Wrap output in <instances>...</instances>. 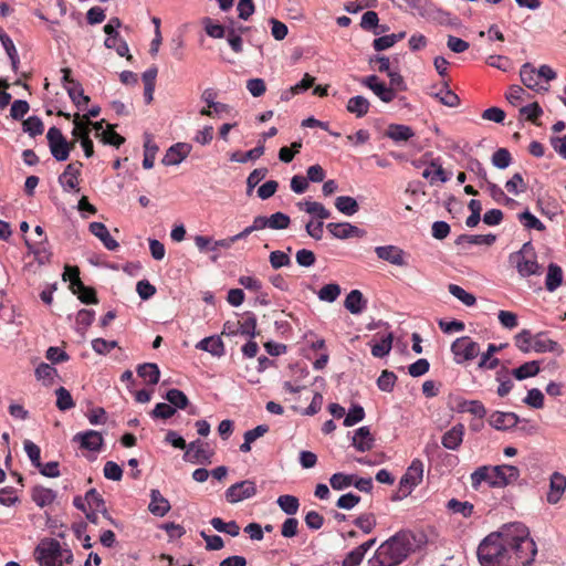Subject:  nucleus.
Masks as SVG:
<instances>
[{"instance_id": "62", "label": "nucleus", "mask_w": 566, "mask_h": 566, "mask_svg": "<svg viewBox=\"0 0 566 566\" xmlns=\"http://www.w3.org/2000/svg\"><path fill=\"white\" fill-rule=\"evenodd\" d=\"M523 402L532 408L542 409L544 407V395L537 388L530 389Z\"/></svg>"}, {"instance_id": "40", "label": "nucleus", "mask_w": 566, "mask_h": 566, "mask_svg": "<svg viewBox=\"0 0 566 566\" xmlns=\"http://www.w3.org/2000/svg\"><path fill=\"white\" fill-rule=\"evenodd\" d=\"M56 494L53 490L43 486H35L32 490V500L41 507L51 504Z\"/></svg>"}, {"instance_id": "50", "label": "nucleus", "mask_w": 566, "mask_h": 566, "mask_svg": "<svg viewBox=\"0 0 566 566\" xmlns=\"http://www.w3.org/2000/svg\"><path fill=\"white\" fill-rule=\"evenodd\" d=\"M56 395V407L61 411H66L75 406L74 400L70 391L64 387H59L55 390Z\"/></svg>"}, {"instance_id": "32", "label": "nucleus", "mask_w": 566, "mask_h": 566, "mask_svg": "<svg viewBox=\"0 0 566 566\" xmlns=\"http://www.w3.org/2000/svg\"><path fill=\"white\" fill-rule=\"evenodd\" d=\"M563 283V271L562 268L555 263H551L547 268V274L545 279V287L549 292H554Z\"/></svg>"}, {"instance_id": "55", "label": "nucleus", "mask_w": 566, "mask_h": 566, "mask_svg": "<svg viewBox=\"0 0 566 566\" xmlns=\"http://www.w3.org/2000/svg\"><path fill=\"white\" fill-rule=\"evenodd\" d=\"M74 128L72 130V135L76 138L82 140L85 136H90V125L92 123H87L84 120L80 114H75L73 118Z\"/></svg>"}, {"instance_id": "21", "label": "nucleus", "mask_w": 566, "mask_h": 566, "mask_svg": "<svg viewBox=\"0 0 566 566\" xmlns=\"http://www.w3.org/2000/svg\"><path fill=\"white\" fill-rule=\"evenodd\" d=\"M170 509L171 506L169 501L161 495L159 490L154 489L150 491V503L148 505V510L153 515L163 517L170 511Z\"/></svg>"}, {"instance_id": "47", "label": "nucleus", "mask_w": 566, "mask_h": 566, "mask_svg": "<svg viewBox=\"0 0 566 566\" xmlns=\"http://www.w3.org/2000/svg\"><path fill=\"white\" fill-rule=\"evenodd\" d=\"M23 130L31 137H35L43 134L44 125L40 117L30 116L22 123Z\"/></svg>"}, {"instance_id": "63", "label": "nucleus", "mask_w": 566, "mask_h": 566, "mask_svg": "<svg viewBox=\"0 0 566 566\" xmlns=\"http://www.w3.org/2000/svg\"><path fill=\"white\" fill-rule=\"evenodd\" d=\"M397 376L389 370H384L377 379L378 388L382 391L390 392L394 389Z\"/></svg>"}, {"instance_id": "57", "label": "nucleus", "mask_w": 566, "mask_h": 566, "mask_svg": "<svg viewBox=\"0 0 566 566\" xmlns=\"http://www.w3.org/2000/svg\"><path fill=\"white\" fill-rule=\"evenodd\" d=\"M449 292L467 306H472L476 302V298L473 294L467 292L464 289L457 284H450Z\"/></svg>"}, {"instance_id": "42", "label": "nucleus", "mask_w": 566, "mask_h": 566, "mask_svg": "<svg viewBox=\"0 0 566 566\" xmlns=\"http://www.w3.org/2000/svg\"><path fill=\"white\" fill-rule=\"evenodd\" d=\"M279 507L287 515H294L300 507L298 499L294 495H281L276 501Z\"/></svg>"}, {"instance_id": "34", "label": "nucleus", "mask_w": 566, "mask_h": 566, "mask_svg": "<svg viewBox=\"0 0 566 566\" xmlns=\"http://www.w3.org/2000/svg\"><path fill=\"white\" fill-rule=\"evenodd\" d=\"M369 107V101L364 96L357 95L348 99L346 109L357 117H364L368 113Z\"/></svg>"}, {"instance_id": "20", "label": "nucleus", "mask_w": 566, "mask_h": 566, "mask_svg": "<svg viewBox=\"0 0 566 566\" xmlns=\"http://www.w3.org/2000/svg\"><path fill=\"white\" fill-rule=\"evenodd\" d=\"M464 436V426L458 423L448 430L441 439V443L446 449L457 450L461 446Z\"/></svg>"}, {"instance_id": "45", "label": "nucleus", "mask_w": 566, "mask_h": 566, "mask_svg": "<svg viewBox=\"0 0 566 566\" xmlns=\"http://www.w3.org/2000/svg\"><path fill=\"white\" fill-rule=\"evenodd\" d=\"M520 114L526 120L533 123L534 125H539L537 120L543 115V109L537 102H534L532 104L521 107Z\"/></svg>"}, {"instance_id": "5", "label": "nucleus", "mask_w": 566, "mask_h": 566, "mask_svg": "<svg viewBox=\"0 0 566 566\" xmlns=\"http://www.w3.org/2000/svg\"><path fill=\"white\" fill-rule=\"evenodd\" d=\"M511 527L512 531L510 533L514 539L509 546L511 552L522 562H524V558L527 559L528 554H532L533 563L537 554V547L533 538L530 537L528 528L522 523H511Z\"/></svg>"}, {"instance_id": "19", "label": "nucleus", "mask_w": 566, "mask_h": 566, "mask_svg": "<svg viewBox=\"0 0 566 566\" xmlns=\"http://www.w3.org/2000/svg\"><path fill=\"white\" fill-rule=\"evenodd\" d=\"M74 272L76 280L73 282V293L76 294L78 300L84 304H97L98 300L95 290L83 284L80 279V271Z\"/></svg>"}, {"instance_id": "25", "label": "nucleus", "mask_w": 566, "mask_h": 566, "mask_svg": "<svg viewBox=\"0 0 566 566\" xmlns=\"http://www.w3.org/2000/svg\"><path fill=\"white\" fill-rule=\"evenodd\" d=\"M88 228L91 233L97 237L107 250L114 251L118 248V242L109 234L104 223L92 222Z\"/></svg>"}, {"instance_id": "59", "label": "nucleus", "mask_w": 566, "mask_h": 566, "mask_svg": "<svg viewBox=\"0 0 566 566\" xmlns=\"http://www.w3.org/2000/svg\"><path fill=\"white\" fill-rule=\"evenodd\" d=\"M339 294H340V286L338 284H336V283H331V284L324 285L318 291V298L321 301H325V302L332 303V302L337 300Z\"/></svg>"}, {"instance_id": "6", "label": "nucleus", "mask_w": 566, "mask_h": 566, "mask_svg": "<svg viewBox=\"0 0 566 566\" xmlns=\"http://www.w3.org/2000/svg\"><path fill=\"white\" fill-rule=\"evenodd\" d=\"M46 139L50 151L57 161L66 160L70 156V151L75 146V142L69 143L62 132L55 126L48 130Z\"/></svg>"}, {"instance_id": "60", "label": "nucleus", "mask_w": 566, "mask_h": 566, "mask_svg": "<svg viewBox=\"0 0 566 566\" xmlns=\"http://www.w3.org/2000/svg\"><path fill=\"white\" fill-rule=\"evenodd\" d=\"M203 24H205V31L206 33L210 36V38H213V39H222L226 36L227 34V27L224 25H221L219 23H213L212 20L210 18H206L203 20Z\"/></svg>"}, {"instance_id": "38", "label": "nucleus", "mask_w": 566, "mask_h": 566, "mask_svg": "<svg viewBox=\"0 0 566 566\" xmlns=\"http://www.w3.org/2000/svg\"><path fill=\"white\" fill-rule=\"evenodd\" d=\"M137 374L139 377L147 379L148 384L156 385L159 381L160 370L154 363H145L137 367Z\"/></svg>"}, {"instance_id": "23", "label": "nucleus", "mask_w": 566, "mask_h": 566, "mask_svg": "<svg viewBox=\"0 0 566 566\" xmlns=\"http://www.w3.org/2000/svg\"><path fill=\"white\" fill-rule=\"evenodd\" d=\"M532 348L536 353H556L560 355L563 349L560 345L549 338H546L545 333H537L534 336Z\"/></svg>"}, {"instance_id": "30", "label": "nucleus", "mask_w": 566, "mask_h": 566, "mask_svg": "<svg viewBox=\"0 0 566 566\" xmlns=\"http://www.w3.org/2000/svg\"><path fill=\"white\" fill-rule=\"evenodd\" d=\"M198 349L208 352L213 356H222L224 353V346L220 337L209 336L201 339L197 346Z\"/></svg>"}, {"instance_id": "28", "label": "nucleus", "mask_w": 566, "mask_h": 566, "mask_svg": "<svg viewBox=\"0 0 566 566\" xmlns=\"http://www.w3.org/2000/svg\"><path fill=\"white\" fill-rule=\"evenodd\" d=\"M366 300L359 290L350 291L344 302V306L352 314H359L366 306Z\"/></svg>"}, {"instance_id": "33", "label": "nucleus", "mask_w": 566, "mask_h": 566, "mask_svg": "<svg viewBox=\"0 0 566 566\" xmlns=\"http://www.w3.org/2000/svg\"><path fill=\"white\" fill-rule=\"evenodd\" d=\"M187 448L188 451L185 454L186 457L189 454L191 450H195V453L191 459L192 462L207 464L211 463L212 453L203 448V443L201 442V440L198 439L196 441L190 442Z\"/></svg>"}, {"instance_id": "49", "label": "nucleus", "mask_w": 566, "mask_h": 566, "mask_svg": "<svg viewBox=\"0 0 566 566\" xmlns=\"http://www.w3.org/2000/svg\"><path fill=\"white\" fill-rule=\"evenodd\" d=\"M227 41L231 48V50L234 53H241L243 51V41L241 35L237 32V29L231 22L230 25L227 28V34H226Z\"/></svg>"}, {"instance_id": "11", "label": "nucleus", "mask_w": 566, "mask_h": 566, "mask_svg": "<svg viewBox=\"0 0 566 566\" xmlns=\"http://www.w3.org/2000/svg\"><path fill=\"white\" fill-rule=\"evenodd\" d=\"M423 476V463L419 459H415L408 467L406 473L401 476L399 484L401 489L407 488L412 491L419 483H421Z\"/></svg>"}, {"instance_id": "18", "label": "nucleus", "mask_w": 566, "mask_h": 566, "mask_svg": "<svg viewBox=\"0 0 566 566\" xmlns=\"http://www.w3.org/2000/svg\"><path fill=\"white\" fill-rule=\"evenodd\" d=\"M327 229L331 231V233L334 237L339 238V239H347V238H353V237L361 238L366 234L365 230H363L358 227L352 226L350 223H347V222L328 223Z\"/></svg>"}, {"instance_id": "58", "label": "nucleus", "mask_w": 566, "mask_h": 566, "mask_svg": "<svg viewBox=\"0 0 566 566\" xmlns=\"http://www.w3.org/2000/svg\"><path fill=\"white\" fill-rule=\"evenodd\" d=\"M335 207L339 212H357L359 209L356 199L349 196L337 197Z\"/></svg>"}, {"instance_id": "36", "label": "nucleus", "mask_w": 566, "mask_h": 566, "mask_svg": "<svg viewBox=\"0 0 566 566\" xmlns=\"http://www.w3.org/2000/svg\"><path fill=\"white\" fill-rule=\"evenodd\" d=\"M497 353L495 344H489L486 352L481 354L480 361L478 364L479 369H496L500 366V359L493 357Z\"/></svg>"}, {"instance_id": "14", "label": "nucleus", "mask_w": 566, "mask_h": 566, "mask_svg": "<svg viewBox=\"0 0 566 566\" xmlns=\"http://www.w3.org/2000/svg\"><path fill=\"white\" fill-rule=\"evenodd\" d=\"M521 421L515 412L494 411L489 418V423L492 428L505 431L517 426Z\"/></svg>"}, {"instance_id": "64", "label": "nucleus", "mask_w": 566, "mask_h": 566, "mask_svg": "<svg viewBox=\"0 0 566 566\" xmlns=\"http://www.w3.org/2000/svg\"><path fill=\"white\" fill-rule=\"evenodd\" d=\"M353 479H355L354 475L334 473L329 479V483L334 490H344L353 484Z\"/></svg>"}, {"instance_id": "1", "label": "nucleus", "mask_w": 566, "mask_h": 566, "mask_svg": "<svg viewBox=\"0 0 566 566\" xmlns=\"http://www.w3.org/2000/svg\"><path fill=\"white\" fill-rule=\"evenodd\" d=\"M426 543L423 534L401 531L385 541L369 559L370 566H397Z\"/></svg>"}, {"instance_id": "54", "label": "nucleus", "mask_w": 566, "mask_h": 566, "mask_svg": "<svg viewBox=\"0 0 566 566\" xmlns=\"http://www.w3.org/2000/svg\"><path fill=\"white\" fill-rule=\"evenodd\" d=\"M316 216H317V218L312 219L311 221H308L306 223V231L312 238L318 240L323 235V226H324L323 220L327 219L331 214H316Z\"/></svg>"}, {"instance_id": "26", "label": "nucleus", "mask_w": 566, "mask_h": 566, "mask_svg": "<svg viewBox=\"0 0 566 566\" xmlns=\"http://www.w3.org/2000/svg\"><path fill=\"white\" fill-rule=\"evenodd\" d=\"M496 240L494 234H462L455 240L457 245H492Z\"/></svg>"}, {"instance_id": "44", "label": "nucleus", "mask_w": 566, "mask_h": 566, "mask_svg": "<svg viewBox=\"0 0 566 566\" xmlns=\"http://www.w3.org/2000/svg\"><path fill=\"white\" fill-rule=\"evenodd\" d=\"M394 335L389 333L382 337L381 340L371 346V355L377 358H382L389 354L392 347Z\"/></svg>"}, {"instance_id": "51", "label": "nucleus", "mask_w": 566, "mask_h": 566, "mask_svg": "<svg viewBox=\"0 0 566 566\" xmlns=\"http://www.w3.org/2000/svg\"><path fill=\"white\" fill-rule=\"evenodd\" d=\"M422 176L424 178H429L431 180V182H434V181L444 182L448 180L446 170L441 167V165H438L434 161L431 163V165L423 170Z\"/></svg>"}, {"instance_id": "3", "label": "nucleus", "mask_w": 566, "mask_h": 566, "mask_svg": "<svg viewBox=\"0 0 566 566\" xmlns=\"http://www.w3.org/2000/svg\"><path fill=\"white\" fill-rule=\"evenodd\" d=\"M34 557L40 566H63L73 562L72 552L54 538L41 541L34 549Z\"/></svg>"}, {"instance_id": "43", "label": "nucleus", "mask_w": 566, "mask_h": 566, "mask_svg": "<svg viewBox=\"0 0 566 566\" xmlns=\"http://www.w3.org/2000/svg\"><path fill=\"white\" fill-rule=\"evenodd\" d=\"M263 153H264V146L259 145L255 148H253L249 151H245V153L234 151L231 154L230 159L232 161H237V163H247L249 160H255V159L260 158L263 155Z\"/></svg>"}, {"instance_id": "46", "label": "nucleus", "mask_w": 566, "mask_h": 566, "mask_svg": "<svg viewBox=\"0 0 566 566\" xmlns=\"http://www.w3.org/2000/svg\"><path fill=\"white\" fill-rule=\"evenodd\" d=\"M96 137H99L104 144L115 146L116 148L120 147L125 143V138L114 130L113 125H108L107 130L96 134Z\"/></svg>"}, {"instance_id": "41", "label": "nucleus", "mask_w": 566, "mask_h": 566, "mask_svg": "<svg viewBox=\"0 0 566 566\" xmlns=\"http://www.w3.org/2000/svg\"><path fill=\"white\" fill-rule=\"evenodd\" d=\"M165 399L176 409H186L189 406V399L184 391L172 388L166 392Z\"/></svg>"}, {"instance_id": "53", "label": "nucleus", "mask_w": 566, "mask_h": 566, "mask_svg": "<svg viewBox=\"0 0 566 566\" xmlns=\"http://www.w3.org/2000/svg\"><path fill=\"white\" fill-rule=\"evenodd\" d=\"M534 336L532 335L530 329H522L518 334L515 335L514 342L516 347L523 353H530L533 345Z\"/></svg>"}, {"instance_id": "15", "label": "nucleus", "mask_w": 566, "mask_h": 566, "mask_svg": "<svg viewBox=\"0 0 566 566\" xmlns=\"http://www.w3.org/2000/svg\"><path fill=\"white\" fill-rule=\"evenodd\" d=\"M361 83L370 88L385 103H389L396 97L394 90L388 88L385 83L379 82L376 75H369L363 78Z\"/></svg>"}, {"instance_id": "13", "label": "nucleus", "mask_w": 566, "mask_h": 566, "mask_svg": "<svg viewBox=\"0 0 566 566\" xmlns=\"http://www.w3.org/2000/svg\"><path fill=\"white\" fill-rule=\"evenodd\" d=\"M73 441L78 442L82 449L88 451H99L104 443L102 433L95 430L78 432L73 437Z\"/></svg>"}, {"instance_id": "31", "label": "nucleus", "mask_w": 566, "mask_h": 566, "mask_svg": "<svg viewBox=\"0 0 566 566\" xmlns=\"http://www.w3.org/2000/svg\"><path fill=\"white\" fill-rule=\"evenodd\" d=\"M482 188L485 189L486 192H489V195L499 203L501 205H504L505 207L510 208V209H514V206L516 203L515 200L509 198L504 191L497 187L496 185L490 182V181H485L483 185H482Z\"/></svg>"}, {"instance_id": "7", "label": "nucleus", "mask_w": 566, "mask_h": 566, "mask_svg": "<svg viewBox=\"0 0 566 566\" xmlns=\"http://www.w3.org/2000/svg\"><path fill=\"white\" fill-rule=\"evenodd\" d=\"M451 352L457 364L473 360L480 354V346L469 336L457 338L451 345Z\"/></svg>"}, {"instance_id": "48", "label": "nucleus", "mask_w": 566, "mask_h": 566, "mask_svg": "<svg viewBox=\"0 0 566 566\" xmlns=\"http://www.w3.org/2000/svg\"><path fill=\"white\" fill-rule=\"evenodd\" d=\"M447 507L453 513L461 514L463 517H470L473 513V504L468 501L461 502L457 499H451L448 501Z\"/></svg>"}, {"instance_id": "16", "label": "nucleus", "mask_w": 566, "mask_h": 566, "mask_svg": "<svg viewBox=\"0 0 566 566\" xmlns=\"http://www.w3.org/2000/svg\"><path fill=\"white\" fill-rule=\"evenodd\" d=\"M192 147L188 143H177L169 147L163 158L165 166H172L180 164L191 151Z\"/></svg>"}, {"instance_id": "27", "label": "nucleus", "mask_w": 566, "mask_h": 566, "mask_svg": "<svg viewBox=\"0 0 566 566\" xmlns=\"http://www.w3.org/2000/svg\"><path fill=\"white\" fill-rule=\"evenodd\" d=\"M388 138L394 142H407L415 136V132L410 126L402 124H390L385 134Z\"/></svg>"}, {"instance_id": "8", "label": "nucleus", "mask_w": 566, "mask_h": 566, "mask_svg": "<svg viewBox=\"0 0 566 566\" xmlns=\"http://www.w3.org/2000/svg\"><path fill=\"white\" fill-rule=\"evenodd\" d=\"M509 262L512 264L522 277L539 275L542 266L536 261V255H522V253H511Z\"/></svg>"}, {"instance_id": "22", "label": "nucleus", "mask_w": 566, "mask_h": 566, "mask_svg": "<svg viewBox=\"0 0 566 566\" xmlns=\"http://www.w3.org/2000/svg\"><path fill=\"white\" fill-rule=\"evenodd\" d=\"M82 166V163L75 161L65 167L63 174L59 177V181L64 189H75Z\"/></svg>"}, {"instance_id": "2", "label": "nucleus", "mask_w": 566, "mask_h": 566, "mask_svg": "<svg viewBox=\"0 0 566 566\" xmlns=\"http://www.w3.org/2000/svg\"><path fill=\"white\" fill-rule=\"evenodd\" d=\"M511 524L504 525L501 531L492 532L479 544L476 556L481 566H500L506 556L510 543H513L511 536Z\"/></svg>"}, {"instance_id": "52", "label": "nucleus", "mask_w": 566, "mask_h": 566, "mask_svg": "<svg viewBox=\"0 0 566 566\" xmlns=\"http://www.w3.org/2000/svg\"><path fill=\"white\" fill-rule=\"evenodd\" d=\"M67 94L71 101L77 106L81 107L86 105L90 102V97L84 94L82 85L80 83H75V85L66 86Z\"/></svg>"}, {"instance_id": "4", "label": "nucleus", "mask_w": 566, "mask_h": 566, "mask_svg": "<svg viewBox=\"0 0 566 566\" xmlns=\"http://www.w3.org/2000/svg\"><path fill=\"white\" fill-rule=\"evenodd\" d=\"M520 77L527 88L535 92H547L549 86L542 85L541 80L548 83L555 80L557 74L549 65L543 64L536 70L531 63H525L520 70Z\"/></svg>"}, {"instance_id": "56", "label": "nucleus", "mask_w": 566, "mask_h": 566, "mask_svg": "<svg viewBox=\"0 0 566 566\" xmlns=\"http://www.w3.org/2000/svg\"><path fill=\"white\" fill-rule=\"evenodd\" d=\"M365 418V410L359 405H353L345 416L343 424L345 427H353Z\"/></svg>"}, {"instance_id": "24", "label": "nucleus", "mask_w": 566, "mask_h": 566, "mask_svg": "<svg viewBox=\"0 0 566 566\" xmlns=\"http://www.w3.org/2000/svg\"><path fill=\"white\" fill-rule=\"evenodd\" d=\"M374 437L370 432L369 427L364 426L356 430L353 437V446L359 452H366L373 449L374 447Z\"/></svg>"}, {"instance_id": "61", "label": "nucleus", "mask_w": 566, "mask_h": 566, "mask_svg": "<svg viewBox=\"0 0 566 566\" xmlns=\"http://www.w3.org/2000/svg\"><path fill=\"white\" fill-rule=\"evenodd\" d=\"M354 524L365 534H369L376 526V517L373 513H366L355 518Z\"/></svg>"}, {"instance_id": "9", "label": "nucleus", "mask_w": 566, "mask_h": 566, "mask_svg": "<svg viewBox=\"0 0 566 566\" xmlns=\"http://www.w3.org/2000/svg\"><path fill=\"white\" fill-rule=\"evenodd\" d=\"M493 481H490L491 488H504L513 484L520 478V470L515 465L502 464L492 467Z\"/></svg>"}, {"instance_id": "12", "label": "nucleus", "mask_w": 566, "mask_h": 566, "mask_svg": "<svg viewBox=\"0 0 566 566\" xmlns=\"http://www.w3.org/2000/svg\"><path fill=\"white\" fill-rule=\"evenodd\" d=\"M375 253L378 259L389 262L397 266H406L405 251L397 245H380L375 248Z\"/></svg>"}, {"instance_id": "17", "label": "nucleus", "mask_w": 566, "mask_h": 566, "mask_svg": "<svg viewBox=\"0 0 566 566\" xmlns=\"http://www.w3.org/2000/svg\"><path fill=\"white\" fill-rule=\"evenodd\" d=\"M566 490V476L559 472H554L549 479V492L547 493V502L556 504L559 502Z\"/></svg>"}, {"instance_id": "35", "label": "nucleus", "mask_w": 566, "mask_h": 566, "mask_svg": "<svg viewBox=\"0 0 566 566\" xmlns=\"http://www.w3.org/2000/svg\"><path fill=\"white\" fill-rule=\"evenodd\" d=\"M430 94L446 106L455 107L460 104L459 96L449 88L447 83L438 92H431Z\"/></svg>"}, {"instance_id": "39", "label": "nucleus", "mask_w": 566, "mask_h": 566, "mask_svg": "<svg viewBox=\"0 0 566 566\" xmlns=\"http://www.w3.org/2000/svg\"><path fill=\"white\" fill-rule=\"evenodd\" d=\"M471 486L474 490H479L482 482L493 481L492 468L489 465L479 467L475 471L471 473Z\"/></svg>"}, {"instance_id": "37", "label": "nucleus", "mask_w": 566, "mask_h": 566, "mask_svg": "<svg viewBox=\"0 0 566 566\" xmlns=\"http://www.w3.org/2000/svg\"><path fill=\"white\" fill-rule=\"evenodd\" d=\"M144 149H145V151H144L143 167L145 169H150L154 167L155 157L158 151V146L153 140V138L149 134L145 135Z\"/></svg>"}, {"instance_id": "29", "label": "nucleus", "mask_w": 566, "mask_h": 566, "mask_svg": "<svg viewBox=\"0 0 566 566\" xmlns=\"http://www.w3.org/2000/svg\"><path fill=\"white\" fill-rule=\"evenodd\" d=\"M539 371V361L531 360L522 364L517 368L512 369V376L517 380H524L537 376Z\"/></svg>"}, {"instance_id": "10", "label": "nucleus", "mask_w": 566, "mask_h": 566, "mask_svg": "<svg viewBox=\"0 0 566 566\" xmlns=\"http://www.w3.org/2000/svg\"><path fill=\"white\" fill-rule=\"evenodd\" d=\"M256 494V485L251 480H244L232 484L226 491V500L228 503L235 504L243 500L250 499Z\"/></svg>"}]
</instances>
